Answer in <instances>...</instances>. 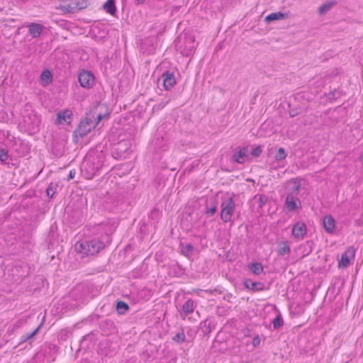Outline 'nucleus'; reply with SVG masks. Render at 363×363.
I'll use <instances>...</instances> for the list:
<instances>
[{"instance_id":"25","label":"nucleus","mask_w":363,"mask_h":363,"mask_svg":"<svg viewBox=\"0 0 363 363\" xmlns=\"http://www.w3.org/2000/svg\"><path fill=\"white\" fill-rule=\"evenodd\" d=\"M278 252L279 255L284 256L290 252V247L287 242H281L279 245Z\"/></svg>"},{"instance_id":"37","label":"nucleus","mask_w":363,"mask_h":363,"mask_svg":"<svg viewBox=\"0 0 363 363\" xmlns=\"http://www.w3.org/2000/svg\"><path fill=\"white\" fill-rule=\"evenodd\" d=\"M56 186L57 185H53V184H50L48 187L46 189V193H47V196L49 198H52L55 193V189H56Z\"/></svg>"},{"instance_id":"48","label":"nucleus","mask_w":363,"mask_h":363,"mask_svg":"<svg viewBox=\"0 0 363 363\" xmlns=\"http://www.w3.org/2000/svg\"><path fill=\"white\" fill-rule=\"evenodd\" d=\"M83 167L84 169H87L88 167H90V164L89 162V161H85L84 163H83Z\"/></svg>"},{"instance_id":"53","label":"nucleus","mask_w":363,"mask_h":363,"mask_svg":"<svg viewBox=\"0 0 363 363\" xmlns=\"http://www.w3.org/2000/svg\"><path fill=\"white\" fill-rule=\"evenodd\" d=\"M139 4H143L145 0H137Z\"/></svg>"},{"instance_id":"29","label":"nucleus","mask_w":363,"mask_h":363,"mask_svg":"<svg viewBox=\"0 0 363 363\" xmlns=\"http://www.w3.org/2000/svg\"><path fill=\"white\" fill-rule=\"evenodd\" d=\"M40 79L47 84H49L52 80V74L50 70L45 69L41 73Z\"/></svg>"},{"instance_id":"28","label":"nucleus","mask_w":363,"mask_h":363,"mask_svg":"<svg viewBox=\"0 0 363 363\" xmlns=\"http://www.w3.org/2000/svg\"><path fill=\"white\" fill-rule=\"evenodd\" d=\"M116 309L119 314H124L129 309V306L124 301H119L116 303Z\"/></svg>"},{"instance_id":"15","label":"nucleus","mask_w":363,"mask_h":363,"mask_svg":"<svg viewBox=\"0 0 363 363\" xmlns=\"http://www.w3.org/2000/svg\"><path fill=\"white\" fill-rule=\"evenodd\" d=\"M296 201L300 203L299 199L295 198L291 194H288L286 198V206L289 211H295L298 208Z\"/></svg>"},{"instance_id":"32","label":"nucleus","mask_w":363,"mask_h":363,"mask_svg":"<svg viewBox=\"0 0 363 363\" xmlns=\"http://www.w3.org/2000/svg\"><path fill=\"white\" fill-rule=\"evenodd\" d=\"M287 156L285 150L283 147H279L275 154V160L277 161H281L284 160Z\"/></svg>"},{"instance_id":"20","label":"nucleus","mask_w":363,"mask_h":363,"mask_svg":"<svg viewBox=\"0 0 363 363\" xmlns=\"http://www.w3.org/2000/svg\"><path fill=\"white\" fill-rule=\"evenodd\" d=\"M103 8L107 13H108L111 16H115L116 12L115 0H107L103 5Z\"/></svg>"},{"instance_id":"16","label":"nucleus","mask_w":363,"mask_h":363,"mask_svg":"<svg viewBox=\"0 0 363 363\" xmlns=\"http://www.w3.org/2000/svg\"><path fill=\"white\" fill-rule=\"evenodd\" d=\"M287 17H288L287 13H282L281 11H278V12L272 13L269 14L268 16H267L265 17L264 21L267 23H270V22H272L274 21L284 19Z\"/></svg>"},{"instance_id":"18","label":"nucleus","mask_w":363,"mask_h":363,"mask_svg":"<svg viewBox=\"0 0 363 363\" xmlns=\"http://www.w3.org/2000/svg\"><path fill=\"white\" fill-rule=\"evenodd\" d=\"M247 147H243L239 150H235L233 154V159L238 163H242L244 157L247 155Z\"/></svg>"},{"instance_id":"3","label":"nucleus","mask_w":363,"mask_h":363,"mask_svg":"<svg viewBox=\"0 0 363 363\" xmlns=\"http://www.w3.org/2000/svg\"><path fill=\"white\" fill-rule=\"evenodd\" d=\"M196 47L195 39L191 35H184L182 38L179 37L175 41V48L183 56H190L194 52Z\"/></svg>"},{"instance_id":"44","label":"nucleus","mask_w":363,"mask_h":363,"mask_svg":"<svg viewBox=\"0 0 363 363\" xmlns=\"http://www.w3.org/2000/svg\"><path fill=\"white\" fill-rule=\"evenodd\" d=\"M28 340V339L27 338V335H24L21 337L19 344L23 343Z\"/></svg>"},{"instance_id":"7","label":"nucleus","mask_w":363,"mask_h":363,"mask_svg":"<svg viewBox=\"0 0 363 363\" xmlns=\"http://www.w3.org/2000/svg\"><path fill=\"white\" fill-rule=\"evenodd\" d=\"M355 250L354 247H349L347 250L342 255L339 261L338 266L340 268H346L350 265V258L354 257Z\"/></svg>"},{"instance_id":"34","label":"nucleus","mask_w":363,"mask_h":363,"mask_svg":"<svg viewBox=\"0 0 363 363\" xmlns=\"http://www.w3.org/2000/svg\"><path fill=\"white\" fill-rule=\"evenodd\" d=\"M10 120L8 113L3 108H0V123H9Z\"/></svg>"},{"instance_id":"54","label":"nucleus","mask_w":363,"mask_h":363,"mask_svg":"<svg viewBox=\"0 0 363 363\" xmlns=\"http://www.w3.org/2000/svg\"><path fill=\"white\" fill-rule=\"evenodd\" d=\"M250 182H251V183L255 184V181H254L253 179H250Z\"/></svg>"},{"instance_id":"6","label":"nucleus","mask_w":363,"mask_h":363,"mask_svg":"<svg viewBox=\"0 0 363 363\" xmlns=\"http://www.w3.org/2000/svg\"><path fill=\"white\" fill-rule=\"evenodd\" d=\"M79 82L83 88L90 89L95 83V77L91 71L82 70L78 76Z\"/></svg>"},{"instance_id":"26","label":"nucleus","mask_w":363,"mask_h":363,"mask_svg":"<svg viewBox=\"0 0 363 363\" xmlns=\"http://www.w3.org/2000/svg\"><path fill=\"white\" fill-rule=\"evenodd\" d=\"M272 323L274 330L279 329L284 325V320L280 313L273 319Z\"/></svg>"},{"instance_id":"19","label":"nucleus","mask_w":363,"mask_h":363,"mask_svg":"<svg viewBox=\"0 0 363 363\" xmlns=\"http://www.w3.org/2000/svg\"><path fill=\"white\" fill-rule=\"evenodd\" d=\"M251 273L255 275H266L263 265L257 262H251Z\"/></svg>"},{"instance_id":"14","label":"nucleus","mask_w":363,"mask_h":363,"mask_svg":"<svg viewBox=\"0 0 363 363\" xmlns=\"http://www.w3.org/2000/svg\"><path fill=\"white\" fill-rule=\"evenodd\" d=\"M140 51L143 53L152 54L155 51L153 43L150 39H145L140 43Z\"/></svg>"},{"instance_id":"39","label":"nucleus","mask_w":363,"mask_h":363,"mask_svg":"<svg viewBox=\"0 0 363 363\" xmlns=\"http://www.w3.org/2000/svg\"><path fill=\"white\" fill-rule=\"evenodd\" d=\"M340 91H337V90H334L333 91H330L328 96L330 99H337L340 97Z\"/></svg>"},{"instance_id":"46","label":"nucleus","mask_w":363,"mask_h":363,"mask_svg":"<svg viewBox=\"0 0 363 363\" xmlns=\"http://www.w3.org/2000/svg\"><path fill=\"white\" fill-rule=\"evenodd\" d=\"M99 168L100 167L99 165L96 167H94L90 174L91 176H94L96 174V172L99 171Z\"/></svg>"},{"instance_id":"49","label":"nucleus","mask_w":363,"mask_h":363,"mask_svg":"<svg viewBox=\"0 0 363 363\" xmlns=\"http://www.w3.org/2000/svg\"><path fill=\"white\" fill-rule=\"evenodd\" d=\"M296 115H297V112H296L294 110L290 111V112H289L290 117L293 118V117L296 116Z\"/></svg>"},{"instance_id":"22","label":"nucleus","mask_w":363,"mask_h":363,"mask_svg":"<svg viewBox=\"0 0 363 363\" xmlns=\"http://www.w3.org/2000/svg\"><path fill=\"white\" fill-rule=\"evenodd\" d=\"M337 2L335 1H327L323 4L318 9V13L320 15H323L326 13L328 11H330L335 5H336Z\"/></svg>"},{"instance_id":"36","label":"nucleus","mask_w":363,"mask_h":363,"mask_svg":"<svg viewBox=\"0 0 363 363\" xmlns=\"http://www.w3.org/2000/svg\"><path fill=\"white\" fill-rule=\"evenodd\" d=\"M194 250V246L191 244H186L182 247L181 250L182 254L187 256L189 253H191Z\"/></svg>"},{"instance_id":"45","label":"nucleus","mask_w":363,"mask_h":363,"mask_svg":"<svg viewBox=\"0 0 363 363\" xmlns=\"http://www.w3.org/2000/svg\"><path fill=\"white\" fill-rule=\"evenodd\" d=\"M104 116L99 113L96 116V120H97V122L96 123H99L103 118H104Z\"/></svg>"},{"instance_id":"13","label":"nucleus","mask_w":363,"mask_h":363,"mask_svg":"<svg viewBox=\"0 0 363 363\" xmlns=\"http://www.w3.org/2000/svg\"><path fill=\"white\" fill-rule=\"evenodd\" d=\"M307 228L304 223L298 222L296 223L293 228H292V235L296 238H303L304 235L306 234Z\"/></svg>"},{"instance_id":"30","label":"nucleus","mask_w":363,"mask_h":363,"mask_svg":"<svg viewBox=\"0 0 363 363\" xmlns=\"http://www.w3.org/2000/svg\"><path fill=\"white\" fill-rule=\"evenodd\" d=\"M201 329L202 330L203 335H206L209 334L211 332V323L208 320L201 322Z\"/></svg>"},{"instance_id":"43","label":"nucleus","mask_w":363,"mask_h":363,"mask_svg":"<svg viewBox=\"0 0 363 363\" xmlns=\"http://www.w3.org/2000/svg\"><path fill=\"white\" fill-rule=\"evenodd\" d=\"M76 174V171L74 169H72L69 171V173L68 174V180L72 179L74 178Z\"/></svg>"},{"instance_id":"31","label":"nucleus","mask_w":363,"mask_h":363,"mask_svg":"<svg viewBox=\"0 0 363 363\" xmlns=\"http://www.w3.org/2000/svg\"><path fill=\"white\" fill-rule=\"evenodd\" d=\"M9 160L8 150L6 148L0 147V162L4 164H7Z\"/></svg>"},{"instance_id":"50","label":"nucleus","mask_w":363,"mask_h":363,"mask_svg":"<svg viewBox=\"0 0 363 363\" xmlns=\"http://www.w3.org/2000/svg\"><path fill=\"white\" fill-rule=\"evenodd\" d=\"M244 335L246 337H248L250 335V330L248 328H246L245 331H244Z\"/></svg>"},{"instance_id":"10","label":"nucleus","mask_w":363,"mask_h":363,"mask_svg":"<svg viewBox=\"0 0 363 363\" xmlns=\"http://www.w3.org/2000/svg\"><path fill=\"white\" fill-rule=\"evenodd\" d=\"M218 210V202L216 198H211L208 201L205 206L204 214L207 217L213 216Z\"/></svg>"},{"instance_id":"27","label":"nucleus","mask_w":363,"mask_h":363,"mask_svg":"<svg viewBox=\"0 0 363 363\" xmlns=\"http://www.w3.org/2000/svg\"><path fill=\"white\" fill-rule=\"evenodd\" d=\"M130 146L128 141L122 140L116 145V150L121 152H125L130 148Z\"/></svg>"},{"instance_id":"12","label":"nucleus","mask_w":363,"mask_h":363,"mask_svg":"<svg viewBox=\"0 0 363 363\" xmlns=\"http://www.w3.org/2000/svg\"><path fill=\"white\" fill-rule=\"evenodd\" d=\"M323 228L328 233H333L335 230V220L330 215H327L323 219Z\"/></svg>"},{"instance_id":"2","label":"nucleus","mask_w":363,"mask_h":363,"mask_svg":"<svg viewBox=\"0 0 363 363\" xmlns=\"http://www.w3.org/2000/svg\"><path fill=\"white\" fill-rule=\"evenodd\" d=\"M31 108V106L27 104L23 113V124L30 135H33L39 130L41 123L40 116Z\"/></svg>"},{"instance_id":"5","label":"nucleus","mask_w":363,"mask_h":363,"mask_svg":"<svg viewBox=\"0 0 363 363\" xmlns=\"http://www.w3.org/2000/svg\"><path fill=\"white\" fill-rule=\"evenodd\" d=\"M94 117V116L91 117L89 114H87L86 116L80 121L78 128L74 132V134L79 135L81 138L86 135L91 129L95 127L94 121L92 119Z\"/></svg>"},{"instance_id":"23","label":"nucleus","mask_w":363,"mask_h":363,"mask_svg":"<svg viewBox=\"0 0 363 363\" xmlns=\"http://www.w3.org/2000/svg\"><path fill=\"white\" fill-rule=\"evenodd\" d=\"M254 206L257 203V207L261 208L267 201V196L264 194H257L253 197Z\"/></svg>"},{"instance_id":"42","label":"nucleus","mask_w":363,"mask_h":363,"mask_svg":"<svg viewBox=\"0 0 363 363\" xmlns=\"http://www.w3.org/2000/svg\"><path fill=\"white\" fill-rule=\"evenodd\" d=\"M40 326H38L36 329H35L32 333H29V334H26L27 335V338L28 340L33 338L35 335L38 334V331H39V329H40Z\"/></svg>"},{"instance_id":"35","label":"nucleus","mask_w":363,"mask_h":363,"mask_svg":"<svg viewBox=\"0 0 363 363\" xmlns=\"http://www.w3.org/2000/svg\"><path fill=\"white\" fill-rule=\"evenodd\" d=\"M172 340L178 343L184 342L185 341V334L184 330L182 329L180 332L177 333L175 336L172 337Z\"/></svg>"},{"instance_id":"1","label":"nucleus","mask_w":363,"mask_h":363,"mask_svg":"<svg viewBox=\"0 0 363 363\" xmlns=\"http://www.w3.org/2000/svg\"><path fill=\"white\" fill-rule=\"evenodd\" d=\"M93 233L100 234L99 238H88L77 242L75 244V250L78 253L84 255H94L103 250L106 245L111 243L110 235L112 233L111 227L104 223L94 226Z\"/></svg>"},{"instance_id":"21","label":"nucleus","mask_w":363,"mask_h":363,"mask_svg":"<svg viewBox=\"0 0 363 363\" xmlns=\"http://www.w3.org/2000/svg\"><path fill=\"white\" fill-rule=\"evenodd\" d=\"M195 309V303L192 299H188L182 306V311L186 315L191 314Z\"/></svg>"},{"instance_id":"33","label":"nucleus","mask_w":363,"mask_h":363,"mask_svg":"<svg viewBox=\"0 0 363 363\" xmlns=\"http://www.w3.org/2000/svg\"><path fill=\"white\" fill-rule=\"evenodd\" d=\"M75 9L81 10L86 8L87 1L86 0H74L73 2Z\"/></svg>"},{"instance_id":"52","label":"nucleus","mask_w":363,"mask_h":363,"mask_svg":"<svg viewBox=\"0 0 363 363\" xmlns=\"http://www.w3.org/2000/svg\"><path fill=\"white\" fill-rule=\"evenodd\" d=\"M300 189V184H297L296 186H294V190L298 191Z\"/></svg>"},{"instance_id":"9","label":"nucleus","mask_w":363,"mask_h":363,"mask_svg":"<svg viewBox=\"0 0 363 363\" xmlns=\"http://www.w3.org/2000/svg\"><path fill=\"white\" fill-rule=\"evenodd\" d=\"M72 111L69 109L63 110L57 113L56 124H70Z\"/></svg>"},{"instance_id":"11","label":"nucleus","mask_w":363,"mask_h":363,"mask_svg":"<svg viewBox=\"0 0 363 363\" xmlns=\"http://www.w3.org/2000/svg\"><path fill=\"white\" fill-rule=\"evenodd\" d=\"M163 85L166 90L170 89L175 84L176 79L173 72L166 71L162 75Z\"/></svg>"},{"instance_id":"17","label":"nucleus","mask_w":363,"mask_h":363,"mask_svg":"<svg viewBox=\"0 0 363 363\" xmlns=\"http://www.w3.org/2000/svg\"><path fill=\"white\" fill-rule=\"evenodd\" d=\"M101 330L106 334L112 333L115 331L114 323L111 320H105L100 325Z\"/></svg>"},{"instance_id":"40","label":"nucleus","mask_w":363,"mask_h":363,"mask_svg":"<svg viewBox=\"0 0 363 363\" xmlns=\"http://www.w3.org/2000/svg\"><path fill=\"white\" fill-rule=\"evenodd\" d=\"M74 9V6H72L70 4L64 6L62 7V10L67 13H73Z\"/></svg>"},{"instance_id":"47","label":"nucleus","mask_w":363,"mask_h":363,"mask_svg":"<svg viewBox=\"0 0 363 363\" xmlns=\"http://www.w3.org/2000/svg\"><path fill=\"white\" fill-rule=\"evenodd\" d=\"M243 284L246 289H250V279H246Z\"/></svg>"},{"instance_id":"8","label":"nucleus","mask_w":363,"mask_h":363,"mask_svg":"<svg viewBox=\"0 0 363 363\" xmlns=\"http://www.w3.org/2000/svg\"><path fill=\"white\" fill-rule=\"evenodd\" d=\"M26 27L28 29L29 34L33 38H38L43 33L44 26L38 23H30L26 25Z\"/></svg>"},{"instance_id":"38","label":"nucleus","mask_w":363,"mask_h":363,"mask_svg":"<svg viewBox=\"0 0 363 363\" xmlns=\"http://www.w3.org/2000/svg\"><path fill=\"white\" fill-rule=\"evenodd\" d=\"M262 152V148L261 145L257 146L251 150V156L255 157H259Z\"/></svg>"},{"instance_id":"41","label":"nucleus","mask_w":363,"mask_h":363,"mask_svg":"<svg viewBox=\"0 0 363 363\" xmlns=\"http://www.w3.org/2000/svg\"><path fill=\"white\" fill-rule=\"evenodd\" d=\"M260 337L257 335L253 337L252 343L255 347H257L260 345Z\"/></svg>"},{"instance_id":"4","label":"nucleus","mask_w":363,"mask_h":363,"mask_svg":"<svg viewBox=\"0 0 363 363\" xmlns=\"http://www.w3.org/2000/svg\"><path fill=\"white\" fill-rule=\"evenodd\" d=\"M220 218L224 223L231 220L235 211V201L233 197L225 194L222 196Z\"/></svg>"},{"instance_id":"51","label":"nucleus","mask_w":363,"mask_h":363,"mask_svg":"<svg viewBox=\"0 0 363 363\" xmlns=\"http://www.w3.org/2000/svg\"><path fill=\"white\" fill-rule=\"evenodd\" d=\"M359 160L361 162V164L363 165V153L359 155Z\"/></svg>"},{"instance_id":"24","label":"nucleus","mask_w":363,"mask_h":363,"mask_svg":"<svg viewBox=\"0 0 363 363\" xmlns=\"http://www.w3.org/2000/svg\"><path fill=\"white\" fill-rule=\"evenodd\" d=\"M267 289L263 282L251 281V291L258 292Z\"/></svg>"}]
</instances>
